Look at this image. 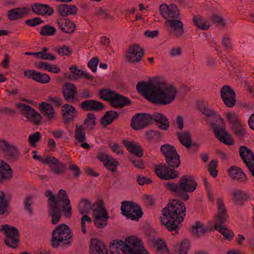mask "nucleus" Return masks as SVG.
Here are the masks:
<instances>
[{
    "instance_id": "nucleus-39",
    "label": "nucleus",
    "mask_w": 254,
    "mask_h": 254,
    "mask_svg": "<svg viewBox=\"0 0 254 254\" xmlns=\"http://www.w3.org/2000/svg\"><path fill=\"white\" fill-rule=\"evenodd\" d=\"M39 110L43 116L48 119L51 120L54 118V109L51 104L42 102L39 105Z\"/></svg>"
},
{
    "instance_id": "nucleus-20",
    "label": "nucleus",
    "mask_w": 254,
    "mask_h": 254,
    "mask_svg": "<svg viewBox=\"0 0 254 254\" xmlns=\"http://www.w3.org/2000/svg\"><path fill=\"white\" fill-rule=\"evenodd\" d=\"M97 157L108 170L113 173L117 171L119 164L115 159L103 153L99 154Z\"/></svg>"
},
{
    "instance_id": "nucleus-4",
    "label": "nucleus",
    "mask_w": 254,
    "mask_h": 254,
    "mask_svg": "<svg viewBox=\"0 0 254 254\" xmlns=\"http://www.w3.org/2000/svg\"><path fill=\"white\" fill-rule=\"evenodd\" d=\"M141 241L135 236H129L124 242L114 240L109 245L112 254H149L140 246Z\"/></svg>"
},
{
    "instance_id": "nucleus-46",
    "label": "nucleus",
    "mask_w": 254,
    "mask_h": 254,
    "mask_svg": "<svg viewBox=\"0 0 254 254\" xmlns=\"http://www.w3.org/2000/svg\"><path fill=\"white\" fill-rule=\"evenodd\" d=\"M192 21L197 27L202 30H207L210 26V24H207L202 16L199 15H194Z\"/></svg>"
},
{
    "instance_id": "nucleus-18",
    "label": "nucleus",
    "mask_w": 254,
    "mask_h": 254,
    "mask_svg": "<svg viewBox=\"0 0 254 254\" xmlns=\"http://www.w3.org/2000/svg\"><path fill=\"white\" fill-rule=\"evenodd\" d=\"M45 163L50 167L51 171L57 175L64 174L66 169V165L54 157H46Z\"/></svg>"
},
{
    "instance_id": "nucleus-33",
    "label": "nucleus",
    "mask_w": 254,
    "mask_h": 254,
    "mask_svg": "<svg viewBox=\"0 0 254 254\" xmlns=\"http://www.w3.org/2000/svg\"><path fill=\"white\" fill-rule=\"evenodd\" d=\"M57 12L63 17L69 15H75L77 14V8L73 4H63L57 7Z\"/></svg>"
},
{
    "instance_id": "nucleus-29",
    "label": "nucleus",
    "mask_w": 254,
    "mask_h": 254,
    "mask_svg": "<svg viewBox=\"0 0 254 254\" xmlns=\"http://www.w3.org/2000/svg\"><path fill=\"white\" fill-rule=\"evenodd\" d=\"M29 12V9L27 7H17L8 11L7 16L10 21H14L22 18L25 14Z\"/></svg>"
},
{
    "instance_id": "nucleus-25",
    "label": "nucleus",
    "mask_w": 254,
    "mask_h": 254,
    "mask_svg": "<svg viewBox=\"0 0 254 254\" xmlns=\"http://www.w3.org/2000/svg\"><path fill=\"white\" fill-rule=\"evenodd\" d=\"M62 113L64 118L63 122L65 124H68L74 120L76 111L73 106L66 104L62 106Z\"/></svg>"
},
{
    "instance_id": "nucleus-44",
    "label": "nucleus",
    "mask_w": 254,
    "mask_h": 254,
    "mask_svg": "<svg viewBox=\"0 0 254 254\" xmlns=\"http://www.w3.org/2000/svg\"><path fill=\"white\" fill-rule=\"evenodd\" d=\"M116 93L115 91L105 88L100 90L99 96L103 100L109 102L111 104L113 100V97Z\"/></svg>"
},
{
    "instance_id": "nucleus-63",
    "label": "nucleus",
    "mask_w": 254,
    "mask_h": 254,
    "mask_svg": "<svg viewBox=\"0 0 254 254\" xmlns=\"http://www.w3.org/2000/svg\"><path fill=\"white\" fill-rule=\"evenodd\" d=\"M130 161L132 164L137 168L143 169L145 167L144 163L141 159L130 158Z\"/></svg>"
},
{
    "instance_id": "nucleus-8",
    "label": "nucleus",
    "mask_w": 254,
    "mask_h": 254,
    "mask_svg": "<svg viewBox=\"0 0 254 254\" xmlns=\"http://www.w3.org/2000/svg\"><path fill=\"white\" fill-rule=\"evenodd\" d=\"M73 236V233L68 225L60 224L52 233L51 245L54 248H57L61 244L70 246Z\"/></svg>"
},
{
    "instance_id": "nucleus-26",
    "label": "nucleus",
    "mask_w": 254,
    "mask_h": 254,
    "mask_svg": "<svg viewBox=\"0 0 254 254\" xmlns=\"http://www.w3.org/2000/svg\"><path fill=\"white\" fill-rule=\"evenodd\" d=\"M151 124L156 123L158 127L162 130H167L169 127V122L167 118L161 113L155 112L151 115Z\"/></svg>"
},
{
    "instance_id": "nucleus-30",
    "label": "nucleus",
    "mask_w": 254,
    "mask_h": 254,
    "mask_svg": "<svg viewBox=\"0 0 254 254\" xmlns=\"http://www.w3.org/2000/svg\"><path fill=\"white\" fill-rule=\"evenodd\" d=\"M130 105L131 100L129 98L117 93L113 97V100L110 104L112 107L116 109L122 108Z\"/></svg>"
},
{
    "instance_id": "nucleus-21",
    "label": "nucleus",
    "mask_w": 254,
    "mask_h": 254,
    "mask_svg": "<svg viewBox=\"0 0 254 254\" xmlns=\"http://www.w3.org/2000/svg\"><path fill=\"white\" fill-rule=\"evenodd\" d=\"M24 75L28 78H31L37 82L43 84L48 83L51 77L46 73H42L34 70H27L24 72Z\"/></svg>"
},
{
    "instance_id": "nucleus-48",
    "label": "nucleus",
    "mask_w": 254,
    "mask_h": 254,
    "mask_svg": "<svg viewBox=\"0 0 254 254\" xmlns=\"http://www.w3.org/2000/svg\"><path fill=\"white\" fill-rule=\"evenodd\" d=\"M214 227L215 230H218L227 239L231 240L233 238V232L226 227L217 224H215Z\"/></svg>"
},
{
    "instance_id": "nucleus-10",
    "label": "nucleus",
    "mask_w": 254,
    "mask_h": 254,
    "mask_svg": "<svg viewBox=\"0 0 254 254\" xmlns=\"http://www.w3.org/2000/svg\"><path fill=\"white\" fill-rule=\"evenodd\" d=\"M95 203L97 207L93 210V222L98 228H103L107 225L109 216L103 201L99 200Z\"/></svg>"
},
{
    "instance_id": "nucleus-6",
    "label": "nucleus",
    "mask_w": 254,
    "mask_h": 254,
    "mask_svg": "<svg viewBox=\"0 0 254 254\" xmlns=\"http://www.w3.org/2000/svg\"><path fill=\"white\" fill-rule=\"evenodd\" d=\"M197 184L192 176L185 175L181 178L178 184L166 183L165 187L176 196L187 200L189 195L187 192H193L196 188Z\"/></svg>"
},
{
    "instance_id": "nucleus-41",
    "label": "nucleus",
    "mask_w": 254,
    "mask_h": 254,
    "mask_svg": "<svg viewBox=\"0 0 254 254\" xmlns=\"http://www.w3.org/2000/svg\"><path fill=\"white\" fill-rule=\"evenodd\" d=\"M135 204H136L132 201H124L122 202L121 208L122 214L126 217L130 216V217L134 218L133 215L131 214L130 212Z\"/></svg>"
},
{
    "instance_id": "nucleus-17",
    "label": "nucleus",
    "mask_w": 254,
    "mask_h": 254,
    "mask_svg": "<svg viewBox=\"0 0 254 254\" xmlns=\"http://www.w3.org/2000/svg\"><path fill=\"white\" fill-rule=\"evenodd\" d=\"M0 150L9 159L13 160L17 159L20 154L17 146L9 144L5 139L0 140Z\"/></svg>"
},
{
    "instance_id": "nucleus-51",
    "label": "nucleus",
    "mask_w": 254,
    "mask_h": 254,
    "mask_svg": "<svg viewBox=\"0 0 254 254\" xmlns=\"http://www.w3.org/2000/svg\"><path fill=\"white\" fill-rule=\"evenodd\" d=\"M45 195L48 198V203L49 206V215L51 216V219H52V207L53 205L55 203L56 201V196L54 194L52 191L50 190H47L45 191Z\"/></svg>"
},
{
    "instance_id": "nucleus-1",
    "label": "nucleus",
    "mask_w": 254,
    "mask_h": 254,
    "mask_svg": "<svg viewBox=\"0 0 254 254\" xmlns=\"http://www.w3.org/2000/svg\"><path fill=\"white\" fill-rule=\"evenodd\" d=\"M136 90L148 101L159 105L171 103L175 99L177 93L174 85L167 86L165 80L158 78L150 82L139 81L136 85Z\"/></svg>"
},
{
    "instance_id": "nucleus-36",
    "label": "nucleus",
    "mask_w": 254,
    "mask_h": 254,
    "mask_svg": "<svg viewBox=\"0 0 254 254\" xmlns=\"http://www.w3.org/2000/svg\"><path fill=\"white\" fill-rule=\"evenodd\" d=\"M119 114L118 112L110 110L105 112L100 120L101 124L104 127L112 124L115 120L118 119Z\"/></svg>"
},
{
    "instance_id": "nucleus-62",
    "label": "nucleus",
    "mask_w": 254,
    "mask_h": 254,
    "mask_svg": "<svg viewBox=\"0 0 254 254\" xmlns=\"http://www.w3.org/2000/svg\"><path fill=\"white\" fill-rule=\"evenodd\" d=\"M99 63V58L98 57H94L91 59L88 63V66L91 70L95 72L97 70V66Z\"/></svg>"
},
{
    "instance_id": "nucleus-27",
    "label": "nucleus",
    "mask_w": 254,
    "mask_h": 254,
    "mask_svg": "<svg viewBox=\"0 0 254 254\" xmlns=\"http://www.w3.org/2000/svg\"><path fill=\"white\" fill-rule=\"evenodd\" d=\"M217 204L218 207V214L216 217V219L220 224H223L227 221L228 215L222 198H217Z\"/></svg>"
},
{
    "instance_id": "nucleus-43",
    "label": "nucleus",
    "mask_w": 254,
    "mask_h": 254,
    "mask_svg": "<svg viewBox=\"0 0 254 254\" xmlns=\"http://www.w3.org/2000/svg\"><path fill=\"white\" fill-rule=\"evenodd\" d=\"M83 124L90 130H93L96 125V118L92 113H88L84 120Z\"/></svg>"
},
{
    "instance_id": "nucleus-16",
    "label": "nucleus",
    "mask_w": 254,
    "mask_h": 254,
    "mask_svg": "<svg viewBox=\"0 0 254 254\" xmlns=\"http://www.w3.org/2000/svg\"><path fill=\"white\" fill-rule=\"evenodd\" d=\"M220 95L225 105L229 108L233 107L236 103V94L229 85L223 86L220 91Z\"/></svg>"
},
{
    "instance_id": "nucleus-53",
    "label": "nucleus",
    "mask_w": 254,
    "mask_h": 254,
    "mask_svg": "<svg viewBox=\"0 0 254 254\" xmlns=\"http://www.w3.org/2000/svg\"><path fill=\"white\" fill-rule=\"evenodd\" d=\"M226 118L230 124V127L240 125V123H241L239 116L235 113H226Z\"/></svg>"
},
{
    "instance_id": "nucleus-7",
    "label": "nucleus",
    "mask_w": 254,
    "mask_h": 254,
    "mask_svg": "<svg viewBox=\"0 0 254 254\" xmlns=\"http://www.w3.org/2000/svg\"><path fill=\"white\" fill-rule=\"evenodd\" d=\"M66 218H70L72 215V207L70 201L66 191L64 190L61 189L56 196L55 203L52 207V219L51 222L53 224H57L61 218V209Z\"/></svg>"
},
{
    "instance_id": "nucleus-45",
    "label": "nucleus",
    "mask_w": 254,
    "mask_h": 254,
    "mask_svg": "<svg viewBox=\"0 0 254 254\" xmlns=\"http://www.w3.org/2000/svg\"><path fill=\"white\" fill-rule=\"evenodd\" d=\"M78 210L81 214H87L92 209L90 201L86 198H82L78 205Z\"/></svg>"
},
{
    "instance_id": "nucleus-24",
    "label": "nucleus",
    "mask_w": 254,
    "mask_h": 254,
    "mask_svg": "<svg viewBox=\"0 0 254 254\" xmlns=\"http://www.w3.org/2000/svg\"><path fill=\"white\" fill-rule=\"evenodd\" d=\"M77 92L76 86L71 83L67 82L63 87L62 93L64 100L70 102L75 101V95Z\"/></svg>"
},
{
    "instance_id": "nucleus-64",
    "label": "nucleus",
    "mask_w": 254,
    "mask_h": 254,
    "mask_svg": "<svg viewBox=\"0 0 254 254\" xmlns=\"http://www.w3.org/2000/svg\"><path fill=\"white\" fill-rule=\"evenodd\" d=\"M69 171H72L73 173V176L74 178H78L81 173V172L79 169V168L75 164H71L68 168Z\"/></svg>"
},
{
    "instance_id": "nucleus-60",
    "label": "nucleus",
    "mask_w": 254,
    "mask_h": 254,
    "mask_svg": "<svg viewBox=\"0 0 254 254\" xmlns=\"http://www.w3.org/2000/svg\"><path fill=\"white\" fill-rule=\"evenodd\" d=\"M44 21L39 17H36L33 18L29 19L25 21V23L28 26L31 27H35L43 23Z\"/></svg>"
},
{
    "instance_id": "nucleus-22",
    "label": "nucleus",
    "mask_w": 254,
    "mask_h": 254,
    "mask_svg": "<svg viewBox=\"0 0 254 254\" xmlns=\"http://www.w3.org/2000/svg\"><path fill=\"white\" fill-rule=\"evenodd\" d=\"M80 107L86 111H99L106 108L103 103L95 100L83 101L81 103Z\"/></svg>"
},
{
    "instance_id": "nucleus-13",
    "label": "nucleus",
    "mask_w": 254,
    "mask_h": 254,
    "mask_svg": "<svg viewBox=\"0 0 254 254\" xmlns=\"http://www.w3.org/2000/svg\"><path fill=\"white\" fill-rule=\"evenodd\" d=\"M239 153L242 160L246 164L252 175L254 178V154L252 150L246 146H241Z\"/></svg>"
},
{
    "instance_id": "nucleus-56",
    "label": "nucleus",
    "mask_w": 254,
    "mask_h": 254,
    "mask_svg": "<svg viewBox=\"0 0 254 254\" xmlns=\"http://www.w3.org/2000/svg\"><path fill=\"white\" fill-rule=\"evenodd\" d=\"M41 137L42 135L40 132H36L30 134L28 138L29 144L32 147H36V143L41 140Z\"/></svg>"
},
{
    "instance_id": "nucleus-58",
    "label": "nucleus",
    "mask_w": 254,
    "mask_h": 254,
    "mask_svg": "<svg viewBox=\"0 0 254 254\" xmlns=\"http://www.w3.org/2000/svg\"><path fill=\"white\" fill-rule=\"evenodd\" d=\"M152 245L156 248L157 251L159 252L161 250H163L165 248H167L166 243L161 239H153L151 241Z\"/></svg>"
},
{
    "instance_id": "nucleus-59",
    "label": "nucleus",
    "mask_w": 254,
    "mask_h": 254,
    "mask_svg": "<svg viewBox=\"0 0 254 254\" xmlns=\"http://www.w3.org/2000/svg\"><path fill=\"white\" fill-rule=\"evenodd\" d=\"M56 52L63 56H68L72 53V51L70 50L69 47L65 45H64L63 47H57Z\"/></svg>"
},
{
    "instance_id": "nucleus-50",
    "label": "nucleus",
    "mask_w": 254,
    "mask_h": 254,
    "mask_svg": "<svg viewBox=\"0 0 254 254\" xmlns=\"http://www.w3.org/2000/svg\"><path fill=\"white\" fill-rule=\"evenodd\" d=\"M56 32V29L54 26L47 24L41 27L39 34L42 36H52Z\"/></svg>"
},
{
    "instance_id": "nucleus-47",
    "label": "nucleus",
    "mask_w": 254,
    "mask_h": 254,
    "mask_svg": "<svg viewBox=\"0 0 254 254\" xmlns=\"http://www.w3.org/2000/svg\"><path fill=\"white\" fill-rule=\"evenodd\" d=\"M146 139L150 142H157L163 138V134L158 131L150 130L146 132Z\"/></svg>"
},
{
    "instance_id": "nucleus-12",
    "label": "nucleus",
    "mask_w": 254,
    "mask_h": 254,
    "mask_svg": "<svg viewBox=\"0 0 254 254\" xmlns=\"http://www.w3.org/2000/svg\"><path fill=\"white\" fill-rule=\"evenodd\" d=\"M165 24L167 31L172 37L179 38L184 34V24L179 19H169L166 21Z\"/></svg>"
},
{
    "instance_id": "nucleus-31",
    "label": "nucleus",
    "mask_w": 254,
    "mask_h": 254,
    "mask_svg": "<svg viewBox=\"0 0 254 254\" xmlns=\"http://www.w3.org/2000/svg\"><path fill=\"white\" fill-rule=\"evenodd\" d=\"M56 23L60 30L64 33H73L76 29V25L73 22L67 19L59 18Z\"/></svg>"
},
{
    "instance_id": "nucleus-35",
    "label": "nucleus",
    "mask_w": 254,
    "mask_h": 254,
    "mask_svg": "<svg viewBox=\"0 0 254 254\" xmlns=\"http://www.w3.org/2000/svg\"><path fill=\"white\" fill-rule=\"evenodd\" d=\"M13 171L10 166L3 160H0V182L11 179Z\"/></svg>"
},
{
    "instance_id": "nucleus-61",
    "label": "nucleus",
    "mask_w": 254,
    "mask_h": 254,
    "mask_svg": "<svg viewBox=\"0 0 254 254\" xmlns=\"http://www.w3.org/2000/svg\"><path fill=\"white\" fill-rule=\"evenodd\" d=\"M35 65L39 69H44L49 71H52V65L49 63L45 62H40L39 63H35Z\"/></svg>"
},
{
    "instance_id": "nucleus-42",
    "label": "nucleus",
    "mask_w": 254,
    "mask_h": 254,
    "mask_svg": "<svg viewBox=\"0 0 254 254\" xmlns=\"http://www.w3.org/2000/svg\"><path fill=\"white\" fill-rule=\"evenodd\" d=\"M74 138L78 142H82L86 140L85 129L82 125H77L74 131Z\"/></svg>"
},
{
    "instance_id": "nucleus-19",
    "label": "nucleus",
    "mask_w": 254,
    "mask_h": 254,
    "mask_svg": "<svg viewBox=\"0 0 254 254\" xmlns=\"http://www.w3.org/2000/svg\"><path fill=\"white\" fill-rule=\"evenodd\" d=\"M144 55V50L138 45L135 44L130 47L127 58L130 63L134 64L141 61Z\"/></svg>"
},
{
    "instance_id": "nucleus-14",
    "label": "nucleus",
    "mask_w": 254,
    "mask_h": 254,
    "mask_svg": "<svg viewBox=\"0 0 254 254\" xmlns=\"http://www.w3.org/2000/svg\"><path fill=\"white\" fill-rule=\"evenodd\" d=\"M161 14L167 21L169 19H180V10L175 4H171L169 5L166 4H162L160 6Z\"/></svg>"
},
{
    "instance_id": "nucleus-32",
    "label": "nucleus",
    "mask_w": 254,
    "mask_h": 254,
    "mask_svg": "<svg viewBox=\"0 0 254 254\" xmlns=\"http://www.w3.org/2000/svg\"><path fill=\"white\" fill-rule=\"evenodd\" d=\"M232 195L233 201L237 205L243 206L250 199V195L241 190H234Z\"/></svg>"
},
{
    "instance_id": "nucleus-55",
    "label": "nucleus",
    "mask_w": 254,
    "mask_h": 254,
    "mask_svg": "<svg viewBox=\"0 0 254 254\" xmlns=\"http://www.w3.org/2000/svg\"><path fill=\"white\" fill-rule=\"evenodd\" d=\"M235 135L240 138H242L246 134L245 128L242 126V123L232 127H230Z\"/></svg>"
},
{
    "instance_id": "nucleus-5",
    "label": "nucleus",
    "mask_w": 254,
    "mask_h": 254,
    "mask_svg": "<svg viewBox=\"0 0 254 254\" xmlns=\"http://www.w3.org/2000/svg\"><path fill=\"white\" fill-rule=\"evenodd\" d=\"M198 109L206 117H214L216 122H218V119L220 120L221 125L220 124L216 125L213 122L210 123V127L213 128L214 134L216 138L222 143L229 145H233L234 140L223 127V120L221 117L217 114L215 111L208 107L207 104H202L198 105Z\"/></svg>"
},
{
    "instance_id": "nucleus-52",
    "label": "nucleus",
    "mask_w": 254,
    "mask_h": 254,
    "mask_svg": "<svg viewBox=\"0 0 254 254\" xmlns=\"http://www.w3.org/2000/svg\"><path fill=\"white\" fill-rule=\"evenodd\" d=\"M131 214L133 215V218L130 217V216H126V217L132 220H136L137 221L139 218H141L143 215V212L141 209L140 206L136 204L133 207V208L131 210Z\"/></svg>"
},
{
    "instance_id": "nucleus-34",
    "label": "nucleus",
    "mask_w": 254,
    "mask_h": 254,
    "mask_svg": "<svg viewBox=\"0 0 254 254\" xmlns=\"http://www.w3.org/2000/svg\"><path fill=\"white\" fill-rule=\"evenodd\" d=\"M123 143L126 147L128 151L137 157H141L143 155L144 151L141 147L137 143L132 141L129 142L127 140H123Z\"/></svg>"
},
{
    "instance_id": "nucleus-40",
    "label": "nucleus",
    "mask_w": 254,
    "mask_h": 254,
    "mask_svg": "<svg viewBox=\"0 0 254 254\" xmlns=\"http://www.w3.org/2000/svg\"><path fill=\"white\" fill-rule=\"evenodd\" d=\"M177 134L181 144L187 149L190 148L192 142L190 132L188 131L184 132H178Z\"/></svg>"
},
{
    "instance_id": "nucleus-54",
    "label": "nucleus",
    "mask_w": 254,
    "mask_h": 254,
    "mask_svg": "<svg viewBox=\"0 0 254 254\" xmlns=\"http://www.w3.org/2000/svg\"><path fill=\"white\" fill-rule=\"evenodd\" d=\"M94 15L98 16L100 19L107 20L112 18V16L107 11L102 7H97L95 9Z\"/></svg>"
},
{
    "instance_id": "nucleus-49",
    "label": "nucleus",
    "mask_w": 254,
    "mask_h": 254,
    "mask_svg": "<svg viewBox=\"0 0 254 254\" xmlns=\"http://www.w3.org/2000/svg\"><path fill=\"white\" fill-rule=\"evenodd\" d=\"M190 248V244L188 240H183L179 246L175 248V254H187Z\"/></svg>"
},
{
    "instance_id": "nucleus-11",
    "label": "nucleus",
    "mask_w": 254,
    "mask_h": 254,
    "mask_svg": "<svg viewBox=\"0 0 254 254\" xmlns=\"http://www.w3.org/2000/svg\"><path fill=\"white\" fill-rule=\"evenodd\" d=\"M151 124V114L138 113L132 117L130 125L133 129L137 130L142 129Z\"/></svg>"
},
{
    "instance_id": "nucleus-23",
    "label": "nucleus",
    "mask_w": 254,
    "mask_h": 254,
    "mask_svg": "<svg viewBox=\"0 0 254 254\" xmlns=\"http://www.w3.org/2000/svg\"><path fill=\"white\" fill-rule=\"evenodd\" d=\"M228 173L230 178L241 183H246L248 181V178L245 172L241 168L237 166H231L228 170Z\"/></svg>"
},
{
    "instance_id": "nucleus-15",
    "label": "nucleus",
    "mask_w": 254,
    "mask_h": 254,
    "mask_svg": "<svg viewBox=\"0 0 254 254\" xmlns=\"http://www.w3.org/2000/svg\"><path fill=\"white\" fill-rule=\"evenodd\" d=\"M17 106L21 111L24 112L23 115L31 122L36 125L40 124L42 116L34 109L30 106L23 103L18 104Z\"/></svg>"
},
{
    "instance_id": "nucleus-9",
    "label": "nucleus",
    "mask_w": 254,
    "mask_h": 254,
    "mask_svg": "<svg viewBox=\"0 0 254 254\" xmlns=\"http://www.w3.org/2000/svg\"><path fill=\"white\" fill-rule=\"evenodd\" d=\"M0 232H3L6 236L4 240V243L8 247L16 249L19 242V233L18 229L8 224L2 225L0 228Z\"/></svg>"
},
{
    "instance_id": "nucleus-57",
    "label": "nucleus",
    "mask_w": 254,
    "mask_h": 254,
    "mask_svg": "<svg viewBox=\"0 0 254 254\" xmlns=\"http://www.w3.org/2000/svg\"><path fill=\"white\" fill-rule=\"evenodd\" d=\"M33 204V196L28 194L26 196L24 201V209L28 211L30 214L33 213L32 209L31 206Z\"/></svg>"
},
{
    "instance_id": "nucleus-38",
    "label": "nucleus",
    "mask_w": 254,
    "mask_h": 254,
    "mask_svg": "<svg viewBox=\"0 0 254 254\" xmlns=\"http://www.w3.org/2000/svg\"><path fill=\"white\" fill-rule=\"evenodd\" d=\"M212 229L209 230L211 231ZM209 231L207 227L202 225L200 221H196L195 224L191 227V233L196 237H199Z\"/></svg>"
},
{
    "instance_id": "nucleus-28",
    "label": "nucleus",
    "mask_w": 254,
    "mask_h": 254,
    "mask_svg": "<svg viewBox=\"0 0 254 254\" xmlns=\"http://www.w3.org/2000/svg\"><path fill=\"white\" fill-rule=\"evenodd\" d=\"M32 11L37 15L51 16L54 13L53 9L45 4L35 3L31 5Z\"/></svg>"
},
{
    "instance_id": "nucleus-37",
    "label": "nucleus",
    "mask_w": 254,
    "mask_h": 254,
    "mask_svg": "<svg viewBox=\"0 0 254 254\" xmlns=\"http://www.w3.org/2000/svg\"><path fill=\"white\" fill-rule=\"evenodd\" d=\"M105 246L103 243L97 238H92L90 245V254H108L106 252H104L103 249Z\"/></svg>"
},
{
    "instance_id": "nucleus-3",
    "label": "nucleus",
    "mask_w": 254,
    "mask_h": 254,
    "mask_svg": "<svg viewBox=\"0 0 254 254\" xmlns=\"http://www.w3.org/2000/svg\"><path fill=\"white\" fill-rule=\"evenodd\" d=\"M186 210L184 203L177 199L170 201L162 210V216L160 217V221L168 231L173 233V235L179 233L186 216Z\"/></svg>"
},
{
    "instance_id": "nucleus-2",
    "label": "nucleus",
    "mask_w": 254,
    "mask_h": 254,
    "mask_svg": "<svg viewBox=\"0 0 254 254\" xmlns=\"http://www.w3.org/2000/svg\"><path fill=\"white\" fill-rule=\"evenodd\" d=\"M160 151L165 158V164H158L154 167L156 175L161 179L170 180L179 177V173L176 170L181 164L180 156L176 148L165 144L160 147Z\"/></svg>"
}]
</instances>
